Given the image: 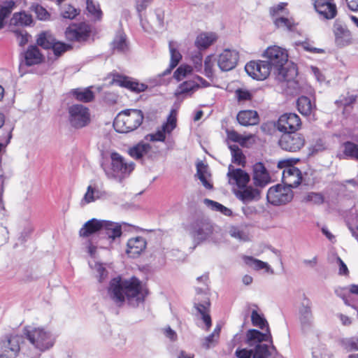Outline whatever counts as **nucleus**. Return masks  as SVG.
I'll return each mask as SVG.
<instances>
[{
	"instance_id": "obj_1",
	"label": "nucleus",
	"mask_w": 358,
	"mask_h": 358,
	"mask_svg": "<svg viewBox=\"0 0 358 358\" xmlns=\"http://www.w3.org/2000/svg\"><path fill=\"white\" fill-rule=\"evenodd\" d=\"M108 294L118 305L127 301L130 306L136 307L144 301L145 292L137 278L123 279L117 276L110 281Z\"/></svg>"
},
{
	"instance_id": "obj_2",
	"label": "nucleus",
	"mask_w": 358,
	"mask_h": 358,
	"mask_svg": "<svg viewBox=\"0 0 358 358\" xmlns=\"http://www.w3.org/2000/svg\"><path fill=\"white\" fill-rule=\"evenodd\" d=\"M267 59L266 62L269 63L280 80H289L296 75L295 68L293 66L288 69L286 65L288 61L287 51L278 45L268 47L264 53Z\"/></svg>"
},
{
	"instance_id": "obj_3",
	"label": "nucleus",
	"mask_w": 358,
	"mask_h": 358,
	"mask_svg": "<svg viewBox=\"0 0 358 358\" xmlns=\"http://www.w3.org/2000/svg\"><path fill=\"white\" fill-rule=\"evenodd\" d=\"M110 159V164H101L102 169L109 180L121 182L134 169L135 164L134 162H127L117 152L111 153Z\"/></svg>"
},
{
	"instance_id": "obj_4",
	"label": "nucleus",
	"mask_w": 358,
	"mask_h": 358,
	"mask_svg": "<svg viewBox=\"0 0 358 358\" xmlns=\"http://www.w3.org/2000/svg\"><path fill=\"white\" fill-rule=\"evenodd\" d=\"M143 118V113L141 110L126 109L117 114L114 120L113 127L118 133H129L140 127Z\"/></svg>"
},
{
	"instance_id": "obj_5",
	"label": "nucleus",
	"mask_w": 358,
	"mask_h": 358,
	"mask_svg": "<svg viewBox=\"0 0 358 358\" xmlns=\"http://www.w3.org/2000/svg\"><path fill=\"white\" fill-rule=\"evenodd\" d=\"M25 335L34 348L40 352L50 349L55 344L54 336L43 328L25 329Z\"/></svg>"
},
{
	"instance_id": "obj_6",
	"label": "nucleus",
	"mask_w": 358,
	"mask_h": 358,
	"mask_svg": "<svg viewBox=\"0 0 358 358\" xmlns=\"http://www.w3.org/2000/svg\"><path fill=\"white\" fill-rule=\"evenodd\" d=\"M187 231L196 244L212 238L213 228L210 223L203 220H196L189 224Z\"/></svg>"
},
{
	"instance_id": "obj_7",
	"label": "nucleus",
	"mask_w": 358,
	"mask_h": 358,
	"mask_svg": "<svg viewBox=\"0 0 358 358\" xmlns=\"http://www.w3.org/2000/svg\"><path fill=\"white\" fill-rule=\"evenodd\" d=\"M69 122L76 128L80 129L87 126L90 121L89 109L81 104H74L69 107Z\"/></svg>"
},
{
	"instance_id": "obj_8",
	"label": "nucleus",
	"mask_w": 358,
	"mask_h": 358,
	"mask_svg": "<svg viewBox=\"0 0 358 358\" xmlns=\"http://www.w3.org/2000/svg\"><path fill=\"white\" fill-rule=\"evenodd\" d=\"M306 140L303 134L297 132L284 133L279 141V146L285 151L296 152L305 145Z\"/></svg>"
},
{
	"instance_id": "obj_9",
	"label": "nucleus",
	"mask_w": 358,
	"mask_h": 358,
	"mask_svg": "<svg viewBox=\"0 0 358 358\" xmlns=\"http://www.w3.org/2000/svg\"><path fill=\"white\" fill-rule=\"evenodd\" d=\"M266 198L273 206L284 205L292 201L293 192L289 186L277 185L269 188Z\"/></svg>"
},
{
	"instance_id": "obj_10",
	"label": "nucleus",
	"mask_w": 358,
	"mask_h": 358,
	"mask_svg": "<svg viewBox=\"0 0 358 358\" xmlns=\"http://www.w3.org/2000/svg\"><path fill=\"white\" fill-rule=\"evenodd\" d=\"M245 70L252 78L263 80L266 79L271 71V65L266 61H251L248 62Z\"/></svg>"
},
{
	"instance_id": "obj_11",
	"label": "nucleus",
	"mask_w": 358,
	"mask_h": 358,
	"mask_svg": "<svg viewBox=\"0 0 358 358\" xmlns=\"http://www.w3.org/2000/svg\"><path fill=\"white\" fill-rule=\"evenodd\" d=\"M91 27L87 23L73 24L66 28L65 36L68 41L83 42L90 37Z\"/></svg>"
},
{
	"instance_id": "obj_12",
	"label": "nucleus",
	"mask_w": 358,
	"mask_h": 358,
	"mask_svg": "<svg viewBox=\"0 0 358 358\" xmlns=\"http://www.w3.org/2000/svg\"><path fill=\"white\" fill-rule=\"evenodd\" d=\"M301 126V121L296 113H289L282 115L277 123V128L279 131L286 132H296Z\"/></svg>"
},
{
	"instance_id": "obj_13",
	"label": "nucleus",
	"mask_w": 358,
	"mask_h": 358,
	"mask_svg": "<svg viewBox=\"0 0 358 358\" xmlns=\"http://www.w3.org/2000/svg\"><path fill=\"white\" fill-rule=\"evenodd\" d=\"M238 57L236 50L225 49L216 57V62L222 71H229L236 67Z\"/></svg>"
},
{
	"instance_id": "obj_14",
	"label": "nucleus",
	"mask_w": 358,
	"mask_h": 358,
	"mask_svg": "<svg viewBox=\"0 0 358 358\" xmlns=\"http://www.w3.org/2000/svg\"><path fill=\"white\" fill-rule=\"evenodd\" d=\"M312 302L305 294L303 295L299 308V320L303 329L310 326L313 322Z\"/></svg>"
},
{
	"instance_id": "obj_15",
	"label": "nucleus",
	"mask_w": 358,
	"mask_h": 358,
	"mask_svg": "<svg viewBox=\"0 0 358 358\" xmlns=\"http://www.w3.org/2000/svg\"><path fill=\"white\" fill-rule=\"evenodd\" d=\"M314 7L318 14L324 19H333L337 13L336 6L331 0H315Z\"/></svg>"
},
{
	"instance_id": "obj_16",
	"label": "nucleus",
	"mask_w": 358,
	"mask_h": 358,
	"mask_svg": "<svg viewBox=\"0 0 358 358\" xmlns=\"http://www.w3.org/2000/svg\"><path fill=\"white\" fill-rule=\"evenodd\" d=\"M113 82L119 86L124 87L131 92L137 93L144 92L148 87V86L143 83H139L128 77L120 75L115 76Z\"/></svg>"
},
{
	"instance_id": "obj_17",
	"label": "nucleus",
	"mask_w": 358,
	"mask_h": 358,
	"mask_svg": "<svg viewBox=\"0 0 358 358\" xmlns=\"http://www.w3.org/2000/svg\"><path fill=\"white\" fill-rule=\"evenodd\" d=\"M247 343L249 346L255 348L257 344L262 343L263 341H268L272 343V336L269 327H267L266 333H262L257 329H250L246 334Z\"/></svg>"
},
{
	"instance_id": "obj_18",
	"label": "nucleus",
	"mask_w": 358,
	"mask_h": 358,
	"mask_svg": "<svg viewBox=\"0 0 358 358\" xmlns=\"http://www.w3.org/2000/svg\"><path fill=\"white\" fill-rule=\"evenodd\" d=\"M227 177L229 181L234 180L236 185L240 188L246 187L250 181V176L248 173L241 169H235L231 164L228 167Z\"/></svg>"
},
{
	"instance_id": "obj_19",
	"label": "nucleus",
	"mask_w": 358,
	"mask_h": 358,
	"mask_svg": "<svg viewBox=\"0 0 358 358\" xmlns=\"http://www.w3.org/2000/svg\"><path fill=\"white\" fill-rule=\"evenodd\" d=\"M122 235L121 225L116 222L103 220L101 236L107 238L110 242L120 238Z\"/></svg>"
},
{
	"instance_id": "obj_20",
	"label": "nucleus",
	"mask_w": 358,
	"mask_h": 358,
	"mask_svg": "<svg viewBox=\"0 0 358 358\" xmlns=\"http://www.w3.org/2000/svg\"><path fill=\"white\" fill-rule=\"evenodd\" d=\"M207 85L206 80L200 76H196L194 80H187L181 83L176 90V94L178 96L186 95L197 90L200 85L206 87Z\"/></svg>"
},
{
	"instance_id": "obj_21",
	"label": "nucleus",
	"mask_w": 358,
	"mask_h": 358,
	"mask_svg": "<svg viewBox=\"0 0 358 358\" xmlns=\"http://www.w3.org/2000/svg\"><path fill=\"white\" fill-rule=\"evenodd\" d=\"M146 248V241L144 238L137 236L129 239L127 244V254L132 258L138 257Z\"/></svg>"
},
{
	"instance_id": "obj_22",
	"label": "nucleus",
	"mask_w": 358,
	"mask_h": 358,
	"mask_svg": "<svg viewBox=\"0 0 358 358\" xmlns=\"http://www.w3.org/2000/svg\"><path fill=\"white\" fill-rule=\"evenodd\" d=\"M253 180L256 186L264 187L270 182L269 174L262 162L253 166Z\"/></svg>"
},
{
	"instance_id": "obj_23",
	"label": "nucleus",
	"mask_w": 358,
	"mask_h": 358,
	"mask_svg": "<svg viewBox=\"0 0 358 358\" xmlns=\"http://www.w3.org/2000/svg\"><path fill=\"white\" fill-rule=\"evenodd\" d=\"M23 338L19 335H12L4 343V350L8 353V356L14 358L15 357L20 349V343L22 342Z\"/></svg>"
},
{
	"instance_id": "obj_24",
	"label": "nucleus",
	"mask_w": 358,
	"mask_h": 358,
	"mask_svg": "<svg viewBox=\"0 0 358 358\" xmlns=\"http://www.w3.org/2000/svg\"><path fill=\"white\" fill-rule=\"evenodd\" d=\"M237 120L240 124L248 127L257 124L259 122V118L256 110H245L238 113Z\"/></svg>"
},
{
	"instance_id": "obj_25",
	"label": "nucleus",
	"mask_w": 358,
	"mask_h": 358,
	"mask_svg": "<svg viewBox=\"0 0 358 358\" xmlns=\"http://www.w3.org/2000/svg\"><path fill=\"white\" fill-rule=\"evenodd\" d=\"M336 43L339 46H345L352 41L351 34L341 24H336L334 30Z\"/></svg>"
},
{
	"instance_id": "obj_26",
	"label": "nucleus",
	"mask_w": 358,
	"mask_h": 358,
	"mask_svg": "<svg viewBox=\"0 0 358 358\" xmlns=\"http://www.w3.org/2000/svg\"><path fill=\"white\" fill-rule=\"evenodd\" d=\"M103 222V220H99L95 218L87 221L80 229V236L83 237H87L96 232H99L101 235Z\"/></svg>"
},
{
	"instance_id": "obj_27",
	"label": "nucleus",
	"mask_w": 358,
	"mask_h": 358,
	"mask_svg": "<svg viewBox=\"0 0 358 358\" xmlns=\"http://www.w3.org/2000/svg\"><path fill=\"white\" fill-rule=\"evenodd\" d=\"M283 176L290 182L289 187L298 186L302 180L301 171L294 166L289 167L283 171Z\"/></svg>"
},
{
	"instance_id": "obj_28",
	"label": "nucleus",
	"mask_w": 358,
	"mask_h": 358,
	"mask_svg": "<svg viewBox=\"0 0 358 358\" xmlns=\"http://www.w3.org/2000/svg\"><path fill=\"white\" fill-rule=\"evenodd\" d=\"M268 345L264 343L257 344L253 350V358H268L275 352V347L272 343Z\"/></svg>"
},
{
	"instance_id": "obj_29",
	"label": "nucleus",
	"mask_w": 358,
	"mask_h": 358,
	"mask_svg": "<svg viewBox=\"0 0 358 358\" xmlns=\"http://www.w3.org/2000/svg\"><path fill=\"white\" fill-rule=\"evenodd\" d=\"M33 22L30 14L25 12L15 13L10 19V24L11 27H24L30 25Z\"/></svg>"
},
{
	"instance_id": "obj_30",
	"label": "nucleus",
	"mask_w": 358,
	"mask_h": 358,
	"mask_svg": "<svg viewBox=\"0 0 358 358\" xmlns=\"http://www.w3.org/2000/svg\"><path fill=\"white\" fill-rule=\"evenodd\" d=\"M216 39L217 35L215 33H201L196 37L195 45L199 49H206L211 45Z\"/></svg>"
},
{
	"instance_id": "obj_31",
	"label": "nucleus",
	"mask_w": 358,
	"mask_h": 358,
	"mask_svg": "<svg viewBox=\"0 0 358 358\" xmlns=\"http://www.w3.org/2000/svg\"><path fill=\"white\" fill-rule=\"evenodd\" d=\"M151 146L147 143L140 142L137 145L130 148L128 150L129 155L135 159H141L143 157L148 153Z\"/></svg>"
},
{
	"instance_id": "obj_32",
	"label": "nucleus",
	"mask_w": 358,
	"mask_h": 358,
	"mask_svg": "<svg viewBox=\"0 0 358 358\" xmlns=\"http://www.w3.org/2000/svg\"><path fill=\"white\" fill-rule=\"evenodd\" d=\"M25 64L32 66L39 64L42 60V55L36 46H30L24 53Z\"/></svg>"
},
{
	"instance_id": "obj_33",
	"label": "nucleus",
	"mask_w": 358,
	"mask_h": 358,
	"mask_svg": "<svg viewBox=\"0 0 358 358\" xmlns=\"http://www.w3.org/2000/svg\"><path fill=\"white\" fill-rule=\"evenodd\" d=\"M243 259L245 264L257 271L265 269L266 272L273 273V270L266 262H262L250 256H244Z\"/></svg>"
},
{
	"instance_id": "obj_34",
	"label": "nucleus",
	"mask_w": 358,
	"mask_h": 358,
	"mask_svg": "<svg viewBox=\"0 0 358 358\" xmlns=\"http://www.w3.org/2000/svg\"><path fill=\"white\" fill-rule=\"evenodd\" d=\"M315 106L311 103L310 99L305 96L299 97L297 100V108L303 115L311 114Z\"/></svg>"
},
{
	"instance_id": "obj_35",
	"label": "nucleus",
	"mask_w": 358,
	"mask_h": 358,
	"mask_svg": "<svg viewBox=\"0 0 358 358\" xmlns=\"http://www.w3.org/2000/svg\"><path fill=\"white\" fill-rule=\"evenodd\" d=\"M209 305L210 303L207 301H205L203 303H194V307L197 310L198 313H200L203 322L206 324V330H208L212 324L210 316L208 313V308Z\"/></svg>"
},
{
	"instance_id": "obj_36",
	"label": "nucleus",
	"mask_w": 358,
	"mask_h": 358,
	"mask_svg": "<svg viewBox=\"0 0 358 358\" xmlns=\"http://www.w3.org/2000/svg\"><path fill=\"white\" fill-rule=\"evenodd\" d=\"M153 0H136L135 1V8L138 13V16L140 20V23L143 29L145 31L148 30L146 26V20L143 19L142 13L145 11L147 8L152 3Z\"/></svg>"
},
{
	"instance_id": "obj_37",
	"label": "nucleus",
	"mask_w": 358,
	"mask_h": 358,
	"mask_svg": "<svg viewBox=\"0 0 358 358\" xmlns=\"http://www.w3.org/2000/svg\"><path fill=\"white\" fill-rule=\"evenodd\" d=\"M229 148L231 151L232 162L244 167L246 161L241 149L237 145H229Z\"/></svg>"
},
{
	"instance_id": "obj_38",
	"label": "nucleus",
	"mask_w": 358,
	"mask_h": 358,
	"mask_svg": "<svg viewBox=\"0 0 358 358\" xmlns=\"http://www.w3.org/2000/svg\"><path fill=\"white\" fill-rule=\"evenodd\" d=\"M15 6V2L13 0L0 3V29L3 28L5 19L10 14Z\"/></svg>"
},
{
	"instance_id": "obj_39",
	"label": "nucleus",
	"mask_w": 358,
	"mask_h": 358,
	"mask_svg": "<svg viewBox=\"0 0 358 358\" xmlns=\"http://www.w3.org/2000/svg\"><path fill=\"white\" fill-rule=\"evenodd\" d=\"M273 23L277 28L288 31L293 30L296 24L292 18H289L284 15L274 18Z\"/></svg>"
},
{
	"instance_id": "obj_40",
	"label": "nucleus",
	"mask_w": 358,
	"mask_h": 358,
	"mask_svg": "<svg viewBox=\"0 0 358 358\" xmlns=\"http://www.w3.org/2000/svg\"><path fill=\"white\" fill-rule=\"evenodd\" d=\"M343 153L345 158L358 161V145L351 142H345L343 145Z\"/></svg>"
},
{
	"instance_id": "obj_41",
	"label": "nucleus",
	"mask_w": 358,
	"mask_h": 358,
	"mask_svg": "<svg viewBox=\"0 0 358 358\" xmlns=\"http://www.w3.org/2000/svg\"><path fill=\"white\" fill-rule=\"evenodd\" d=\"M112 47L114 50L120 52H124L128 49L126 36L123 32L119 31L112 42Z\"/></svg>"
},
{
	"instance_id": "obj_42",
	"label": "nucleus",
	"mask_w": 358,
	"mask_h": 358,
	"mask_svg": "<svg viewBox=\"0 0 358 358\" xmlns=\"http://www.w3.org/2000/svg\"><path fill=\"white\" fill-rule=\"evenodd\" d=\"M99 198V191L94 187L89 185L83 198L80 201V206H85L92 202H94Z\"/></svg>"
},
{
	"instance_id": "obj_43",
	"label": "nucleus",
	"mask_w": 358,
	"mask_h": 358,
	"mask_svg": "<svg viewBox=\"0 0 358 358\" xmlns=\"http://www.w3.org/2000/svg\"><path fill=\"white\" fill-rule=\"evenodd\" d=\"M72 94L77 100L85 103L92 101L94 96L90 88L76 89L72 91Z\"/></svg>"
},
{
	"instance_id": "obj_44",
	"label": "nucleus",
	"mask_w": 358,
	"mask_h": 358,
	"mask_svg": "<svg viewBox=\"0 0 358 358\" xmlns=\"http://www.w3.org/2000/svg\"><path fill=\"white\" fill-rule=\"evenodd\" d=\"M56 39L53 37V36L48 33H41L37 39V44L42 47L44 49H50L52 48Z\"/></svg>"
},
{
	"instance_id": "obj_45",
	"label": "nucleus",
	"mask_w": 358,
	"mask_h": 358,
	"mask_svg": "<svg viewBox=\"0 0 358 358\" xmlns=\"http://www.w3.org/2000/svg\"><path fill=\"white\" fill-rule=\"evenodd\" d=\"M87 10L95 20H101L103 13L100 8L99 3L94 0H86Z\"/></svg>"
},
{
	"instance_id": "obj_46",
	"label": "nucleus",
	"mask_w": 358,
	"mask_h": 358,
	"mask_svg": "<svg viewBox=\"0 0 358 358\" xmlns=\"http://www.w3.org/2000/svg\"><path fill=\"white\" fill-rule=\"evenodd\" d=\"M259 195V192L252 187H246L242 191H239L236 196L243 202L247 203L252 201Z\"/></svg>"
},
{
	"instance_id": "obj_47",
	"label": "nucleus",
	"mask_w": 358,
	"mask_h": 358,
	"mask_svg": "<svg viewBox=\"0 0 358 358\" xmlns=\"http://www.w3.org/2000/svg\"><path fill=\"white\" fill-rule=\"evenodd\" d=\"M203 202L208 208L213 210L220 212L222 214L226 216H230L232 214V211L229 208L224 206L218 202L212 201L208 199H205Z\"/></svg>"
},
{
	"instance_id": "obj_48",
	"label": "nucleus",
	"mask_w": 358,
	"mask_h": 358,
	"mask_svg": "<svg viewBox=\"0 0 358 358\" xmlns=\"http://www.w3.org/2000/svg\"><path fill=\"white\" fill-rule=\"evenodd\" d=\"M176 43L173 41H170L169 44L170 54H171V62L170 69L169 71L175 68L180 61L182 55L180 52L176 48Z\"/></svg>"
},
{
	"instance_id": "obj_49",
	"label": "nucleus",
	"mask_w": 358,
	"mask_h": 358,
	"mask_svg": "<svg viewBox=\"0 0 358 358\" xmlns=\"http://www.w3.org/2000/svg\"><path fill=\"white\" fill-rule=\"evenodd\" d=\"M90 266L92 269L96 278L99 282H102L108 276V271L103 264L99 262L89 263Z\"/></svg>"
},
{
	"instance_id": "obj_50",
	"label": "nucleus",
	"mask_w": 358,
	"mask_h": 358,
	"mask_svg": "<svg viewBox=\"0 0 358 358\" xmlns=\"http://www.w3.org/2000/svg\"><path fill=\"white\" fill-rule=\"evenodd\" d=\"M339 343L348 352L358 351V337L357 336L342 338Z\"/></svg>"
},
{
	"instance_id": "obj_51",
	"label": "nucleus",
	"mask_w": 358,
	"mask_h": 358,
	"mask_svg": "<svg viewBox=\"0 0 358 358\" xmlns=\"http://www.w3.org/2000/svg\"><path fill=\"white\" fill-rule=\"evenodd\" d=\"M251 321L253 326L259 327L261 329H264L265 327L267 329L268 327L266 320L262 315H260L256 310H253L251 313Z\"/></svg>"
},
{
	"instance_id": "obj_52",
	"label": "nucleus",
	"mask_w": 358,
	"mask_h": 358,
	"mask_svg": "<svg viewBox=\"0 0 358 358\" xmlns=\"http://www.w3.org/2000/svg\"><path fill=\"white\" fill-rule=\"evenodd\" d=\"M176 116L174 110H171L170 115L167 117L166 122L162 126V129L163 130L165 135L170 134L172 131L176 127Z\"/></svg>"
},
{
	"instance_id": "obj_53",
	"label": "nucleus",
	"mask_w": 358,
	"mask_h": 358,
	"mask_svg": "<svg viewBox=\"0 0 358 358\" xmlns=\"http://www.w3.org/2000/svg\"><path fill=\"white\" fill-rule=\"evenodd\" d=\"M251 136H244L241 134H239L236 131H229L227 132V138L229 140L238 143L241 145L244 146L247 141L250 139Z\"/></svg>"
},
{
	"instance_id": "obj_54",
	"label": "nucleus",
	"mask_w": 358,
	"mask_h": 358,
	"mask_svg": "<svg viewBox=\"0 0 358 358\" xmlns=\"http://www.w3.org/2000/svg\"><path fill=\"white\" fill-rule=\"evenodd\" d=\"M313 358H331V355L323 344H319L313 348Z\"/></svg>"
},
{
	"instance_id": "obj_55",
	"label": "nucleus",
	"mask_w": 358,
	"mask_h": 358,
	"mask_svg": "<svg viewBox=\"0 0 358 358\" xmlns=\"http://www.w3.org/2000/svg\"><path fill=\"white\" fill-rule=\"evenodd\" d=\"M216 62V57L213 55H208L204 60L205 76L211 78L213 76V66Z\"/></svg>"
},
{
	"instance_id": "obj_56",
	"label": "nucleus",
	"mask_w": 358,
	"mask_h": 358,
	"mask_svg": "<svg viewBox=\"0 0 358 358\" xmlns=\"http://www.w3.org/2000/svg\"><path fill=\"white\" fill-rule=\"evenodd\" d=\"M14 33L19 45H24L29 41V35L28 33L22 29L16 28L12 30Z\"/></svg>"
},
{
	"instance_id": "obj_57",
	"label": "nucleus",
	"mask_w": 358,
	"mask_h": 358,
	"mask_svg": "<svg viewBox=\"0 0 358 358\" xmlns=\"http://www.w3.org/2000/svg\"><path fill=\"white\" fill-rule=\"evenodd\" d=\"M192 69L189 65H180L174 72V78L180 81L191 73Z\"/></svg>"
},
{
	"instance_id": "obj_58",
	"label": "nucleus",
	"mask_w": 358,
	"mask_h": 358,
	"mask_svg": "<svg viewBox=\"0 0 358 358\" xmlns=\"http://www.w3.org/2000/svg\"><path fill=\"white\" fill-rule=\"evenodd\" d=\"M71 48V45L56 41L52 49L56 56H60Z\"/></svg>"
},
{
	"instance_id": "obj_59",
	"label": "nucleus",
	"mask_w": 358,
	"mask_h": 358,
	"mask_svg": "<svg viewBox=\"0 0 358 358\" xmlns=\"http://www.w3.org/2000/svg\"><path fill=\"white\" fill-rule=\"evenodd\" d=\"M235 96L239 103L250 101L252 98L251 92L243 89H237L235 91Z\"/></svg>"
},
{
	"instance_id": "obj_60",
	"label": "nucleus",
	"mask_w": 358,
	"mask_h": 358,
	"mask_svg": "<svg viewBox=\"0 0 358 358\" xmlns=\"http://www.w3.org/2000/svg\"><path fill=\"white\" fill-rule=\"evenodd\" d=\"M61 13L64 18L73 19L78 15V11L73 6L67 5L63 7Z\"/></svg>"
},
{
	"instance_id": "obj_61",
	"label": "nucleus",
	"mask_w": 358,
	"mask_h": 358,
	"mask_svg": "<svg viewBox=\"0 0 358 358\" xmlns=\"http://www.w3.org/2000/svg\"><path fill=\"white\" fill-rule=\"evenodd\" d=\"M31 9L36 15H37V17L41 20H45L49 17V13L48 12L41 6L38 4L32 5Z\"/></svg>"
},
{
	"instance_id": "obj_62",
	"label": "nucleus",
	"mask_w": 358,
	"mask_h": 358,
	"mask_svg": "<svg viewBox=\"0 0 358 358\" xmlns=\"http://www.w3.org/2000/svg\"><path fill=\"white\" fill-rule=\"evenodd\" d=\"M286 5L287 3H280L278 5L271 8L270 13L273 16V19L287 13V11L285 8Z\"/></svg>"
},
{
	"instance_id": "obj_63",
	"label": "nucleus",
	"mask_w": 358,
	"mask_h": 358,
	"mask_svg": "<svg viewBox=\"0 0 358 358\" xmlns=\"http://www.w3.org/2000/svg\"><path fill=\"white\" fill-rule=\"evenodd\" d=\"M156 17V27L162 29L164 25V12L161 9H157L155 12Z\"/></svg>"
},
{
	"instance_id": "obj_64",
	"label": "nucleus",
	"mask_w": 358,
	"mask_h": 358,
	"mask_svg": "<svg viewBox=\"0 0 358 358\" xmlns=\"http://www.w3.org/2000/svg\"><path fill=\"white\" fill-rule=\"evenodd\" d=\"M229 234L231 235V236L240 241H245L246 238L245 234L238 228L235 227H232L230 228Z\"/></svg>"
}]
</instances>
